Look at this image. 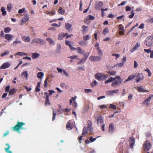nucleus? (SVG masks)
Here are the masks:
<instances>
[{"label":"nucleus","mask_w":153,"mask_h":153,"mask_svg":"<svg viewBox=\"0 0 153 153\" xmlns=\"http://www.w3.org/2000/svg\"><path fill=\"white\" fill-rule=\"evenodd\" d=\"M90 54L89 52H86L84 54V58L86 60Z\"/></svg>","instance_id":"nucleus-51"},{"label":"nucleus","mask_w":153,"mask_h":153,"mask_svg":"<svg viewBox=\"0 0 153 153\" xmlns=\"http://www.w3.org/2000/svg\"><path fill=\"white\" fill-rule=\"evenodd\" d=\"M78 57V56L76 55L72 56H68V58L72 59H75Z\"/></svg>","instance_id":"nucleus-55"},{"label":"nucleus","mask_w":153,"mask_h":153,"mask_svg":"<svg viewBox=\"0 0 153 153\" xmlns=\"http://www.w3.org/2000/svg\"><path fill=\"white\" fill-rule=\"evenodd\" d=\"M65 43L66 45L68 46L70 48L73 50V49H74V48L71 45V42H70L68 40H66L65 42Z\"/></svg>","instance_id":"nucleus-29"},{"label":"nucleus","mask_w":153,"mask_h":153,"mask_svg":"<svg viewBox=\"0 0 153 153\" xmlns=\"http://www.w3.org/2000/svg\"><path fill=\"white\" fill-rule=\"evenodd\" d=\"M57 48L55 50V52L57 53H59L61 52V47L60 44H57L56 45Z\"/></svg>","instance_id":"nucleus-19"},{"label":"nucleus","mask_w":153,"mask_h":153,"mask_svg":"<svg viewBox=\"0 0 153 153\" xmlns=\"http://www.w3.org/2000/svg\"><path fill=\"white\" fill-rule=\"evenodd\" d=\"M136 77V76L135 75H132L129 76L128 78V79L129 80H130L134 79Z\"/></svg>","instance_id":"nucleus-47"},{"label":"nucleus","mask_w":153,"mask_h":153,"mask_svg":"<svg viewBox=\"0 0 153 153\" xmlns=\"http://www.w3.org/2000/svg\"><path fill=\"white\" fill-rule=\"evenodd\" d=\"M86 60L84 58H82L79 62L78 63L79 64H80L82 63V62H84Z\"/></svg>","instance_id":"nucleus-62"},{"label":"nucleus","mask_w":153,"mask_h":153,"mask_svg":"<svg viewBox=\"0 0 153 153\" xmlns=\"http://www.w3.org/2000/svg\"><path fill=\"white\" fill-rule=\"evenodd\" d=\"M15 91V89L13 88L9 91V94L10 95H13L14 94Z\"/></svg>","instance_id":"nucleus-36"},{"label":"nucleus","mask_w":153,"mask_h":153,"mask_svg":"<svg viewBox=\"0 0 153 153\" xmlns=\"http://www.w3.org/2000/svg\"><path fill=\"white\" fill-rule=\"evenodd\" d=\"M145 44L147 46H153V38L148 37L146 39Z\"/></svg>","instance_id":"nucleus-4"},{"label":"nucleus","mask_w":153,"mask_h":153,"mask_svg":"<svg viewBox=\"0 0 153 153\" xmlns=\"http://www.w3.org/2000/svg\"><path fill=\"white\" fill-rule=\"evenodd\" d=\"M137 90L139 92H148L149 91L145 90L143 88L142 86L138 87L137 88Z\"/></svg>","instance_id":"nucleus-14"},{"label":"nucleus","mask_w":153,"mask_h":153,"mask_svg":"<svg viewBox=\"0 0 153 153\" xmlns=\"http://www.w3.org/2000/svg\"><path fill=\"white\" fill-rule=\"evenodd\" d=\"M13 37V36L10 34H6L4 36L5 38L9 42L11 41Z\"/></svg>","instance_id":"nucleus-12"},{"label":"nucleus","mask_w":153,"mask_h":153,"mask_svg":"<svg viewBox=\"0 0 153 153\" xmlns=\"http://www.w3.org/2000/svg\"><path fill=\"white\" fill-rule=\"evenodd\" d=\"M25 124L23 122H18L17 124L14 126L13 127V129L14 131H17L19 133H21L19 131L20 129H25L26 128H24L22 127L23 125H25Z\"/></svg>","instance_id":"nucleus-2"},{"label":"nucleus","mask_w":153,"mask_h":153,"mask_svg":"<svg viewBox=\"0 0 153 153\" xmlns=\"http://www.w3.org/2000/svg\"><path fill=\"white\" fill-rule=\"evenodd\" d=\"M107 105H101L99 106V107L101 109H105L107 108Z\"/></svg>","instance_id":"nucleus-58"},{"label":"nucleus","mask_w":153,"mask_h":153,"mask_svg":"<svg viewBox=\"0 0 153 153\" xmlns=\"http://www.w3.org/2000/svg\"><path fill=\"white\" fill-rule=\"evenodd\" d=\"M82 28L83 29L82 30V32L83 33H85L87 31L88 27L87 26L83 25L82 26Z\"/></svg>","instance_id":"nucleus-35"},{"label":"nucleus","mask_w":153,"mask_h":153,"mask_svg":"<svg viewBox=\"0 0 153 153\" xmlns=\"http://www.w3.org/2000/svg\"><path fill=\"white\" fill-rule=\"evenodd\" d=\"M99 137V136H98L97 137L93 138L91 136L89 138V140L88 139L86 140L85 142L86 144H88L90 143L93 142L95 141L96 140L97 138Z\"/></svg>","instance_id":"nucleus-10"},{"label":"nucleus","mask_w":153,"mask_h":153,"mask_svg":"<svg viewBox=\"0 0 153 153\" xmlns=\"http://www.w3.org/2000/svg\"><path fill=\"white\" fill-rule=\"evenodd\" d=\"M22 76H24V77H26V78L27 79L28 76V72L27 71H24L23 72L22 74Z\"/></svg>","instance_id":"nucleus-39"},{"label":"nucleus","mask_w":153,"mask_h":153,"mask_svg":"<svg viewBox=\"0 0 153 153\" xmlns=\"http://www.w3.org/2000/svg\"><path fill=\"white\" fill-rule=\"evenodd\" d=\"M58 13L62 15L64 14L65 13L64 11L63 10L62 8L60 7L58 10Z\"/></svg>","instance_id":"nucleus-41"},{"label":"nucleus","mask_w":153,"mask_h":153,"mask_svg":"<svg viewBox=\"0 0 153 153\" xmlns=\"http://www.w3.org/2000/svg\"><path fill=\"white\" fill-rule=\"evenodd\" d=\"M6 146H7V147L6 148H5V150L6 152L7 153H12V151L9 150L10 148V146L9 143H6L5 145Z\"/></svg>","instance_id":"nucleus-24"},{"label":"nucleus","mask_w":153,"mask_h":153,"mask_svg":"<svg viewBox=\"0 0 153 153\" xmlns=\"http://www.w3.org/2000/svg\"><path fill=\"white\" fill-rule=\"evenodd\" d=\"M34 43L40 44L42 45H45L46 44V42L44 40L39 38H36L32 40L31 43L33 44Z\"/></svg>","instance_id":"nucleus-5"},{"label":"nucleus","mask_w":153,"mask_h":153,"mask_svg":"<svg viewBox=\"0 0 153 153\" xmlns=\"http://www.w3.org/2000/svg\"><path fill=\"white\" fill-rule=\"evenodd\" d=\"M88 127H85L83 128L82 133V136H84L86 135L88 132Z\"/></svg>","instance_id":"nucleus-25"},{"label":"nucleus","mask_w":153,"mask_h":153,"mask_svg":"<svg viewBox=\"0 0 153 153\" xmlns=\"http://www.w3.org/2000/svg\"><path fill=\"white\" fill-rule=\"evenodd\" d=\"M73 121L70 120L67 124L66 128L68 130H70L73 128Z\"/></svg>","instance_id":"nucleus-9"},{"label":"nucleus","mask_w":153,"mask_h":153,"mask_svg":"<svg viewBox=\"0 0 153 153\" xmlns=\"http://www.w3.org/2000/svg\"><path fill=\"white\" fill-rule=\"evenodd\" d=\"M89 59L92 62H99L102 59L100 56H91L89 57Z\"/></svg>","instance_id":"nucleus-7"},{"label":"nucleus","mask_w":153,"mask_h":153,"mask_svg":"<svg viewBox=\"0 0 153 153\" xmlns=\"http://www.w3.org/2000/svg\"><path fill=\"white\" fill-rule=\"evenodd\" d=\"M29 19V17L27 16H26L24 17L21 20V23L22 22H25L27 21Z\"/></svg>","instance_id":"nucleus-30"},{"label":"nucleus","mask_w":153,"mask_h":153,"mask_svg":"<svg viewBox=\"0 0 153 153\" xmlns=\"http://www.w3.org/2000/svg\"><path fill=\"white\" fill-rule=\"evenodd\" d=\"M10 65V63L8 62L3 63L0 67V69H5L9 68Z\"/></svg>","instance_id":"nucleus-13"},{"label":"nucleus","mask_w":153,"mask_h":153,"mask_svg":"<svg viewBox=\"0 0 153 153\" xmlns=\"http://www.w3.org/2000/svg\"><path fill=\"white\" fill-rule=\"evenodd\" d=\"M25 38L24 39V41L25 42H29L30 41V38L28 37L25 36Z\"/></svg>","instance_id":"nucleus-56"},{"label":"nucleus","mask_w":153,"mask_h":153,"mask_svg":"<svg viewBox=\"0 0 153 153\" xmlns=\"http://www.w3.org/2000/svg\"><path fill=\"white\" fill-rule=\"evenodd\" d=\"M151 147V145L150 142L146 141L144 144L143 148L144 151H147L150 149Z\"/></svg>","instance_id":"nucleus-6"},{"label":"nucleus","mask_w":153,"mask_h":153,"mask_svg":"<svg viewBox=\"0 0 153 153\" xmlns=\"http://www.w3.org/2000/svg\"><path fill=\"white\" fill-rule=\"evenodd\" d=\"M11 30V28L9 27H6L4 28V31L6 33H9Z\"/></svg>","instance_id":"nucleus-38"},{"label":"nucleus","mask_w":153,"mask_h":153,"mask_svg":"<svg viewBox=\"0 0 153 153\" xmlns=\"http://www.w3.org/2000/svg\"><path fill=\"white\" fill-rule=\"evenodd\" d=\"M46 40L50 45H55V41L51 38H46Z\"/></svg>","instance_id":"nucleus-17"},{"label":"nucleus","mask_w":153,"mask_h":153,"mask_svg":"<svg viewBox=\"0 0 153 153\" xmlns=\"http://www.w3.org/2000/svg\"><path fill=\"white\" fill-rule=\"evenodd\" d=\"M10 88V86L9 85H7L5 87V91L6 92H8L9 91V89Z\"/></svg>","instance_id":"nucleus-54"},{"label":"nucleus","mask_w":153,"mask_h":153,"mask_svg":"<svg viewBox=\"0 0 153 153\" xmlns=\"http://www.w3.org/2000/svg\"><path fill=\"white\" fill-rule=\"evenodd\" d=\"M144 77L143 74H141V76L138 78L136 80L137 83H138L141 80L143 79Z\"/></svg>","instance_id":"nucleus-37"},{"label":"nucleus","mask_w":153,"mask_h":153,"mask_svg":"<svg viewBox=\"0 0 153 153\" xmlns=\"http://www.w3.org/2000/svg\"><path fill=\"white\" fill-rule=\"evenodd\" d=\"M95 8L97 9H99L100 7H102L103 3L101 1L97 2L96 4Z\"/></svg>","instance_id":"nucleus-18"},{"label":"nucleus","mask_w":153,"mask_h":153,"mask_svg":"<svg viewBox=\"0 0 153 153\" xmlns=\"http://www.w3.org/2000/svg\"><path fill=\"white\" fill-rule=\"evenodd\" d=\"M116 78H117V80L114 82L115 84H116L117 85H119L120 84V82L122 81L120 77L119 76H116Z\"/></svg>","instance_id":"nucleus-21"},{"label":"nucleus","mask_w":153,"mask_h":153,"mask_svg":"<svg viewBox=\"0 0 153 153\" xmlns=\"http://www.w3.org/2000/svg\"><path fill=\"white\" fill-rule=\"evenodd\" d=\"M110 108H111L114 110H115L116 109V106L113 104H110Z\"/></svg>","instance_id":"nucleus-53"},{"label":"nucleus","mask_w":153,"mask_h":153,"mask_svg":"<svg viewBox=\"0 0 153 153\" xmlns=\"http://www.w3.org/2000/svg\"><path fill=\"white\" fill-rule=\"evenodd\" d=\"M56 116V114L54 112V110H53V117H52V120L53 121L55 119V117Z\"/></svg>","instance_id":"nucleus-59"},{"label":"nucleus","mask_w":153,"mask_h":153,"mask_svg":"<svg viewBox=\"0 0 153 153\" xmlns=\"http://www.w3.org/2000/svg\"><path fill=\"white\" fill-rule=\"evenodd\" d=\"M95 17L91 15H90L89 16L87 17L86 19V20H93L94 19Z\"/></svg>","instance_id":"nucleus-46"},{"label":"nucleus","mask_w":153,"mask_h":153,"mask_svg":"<svg viewBox=\"0 0 153 153\" xmlns=\"http://www.w3.org/2000/svg\"><path fill=\"white\" fill-rule=\"evenodd\" d=\"M64 37L65 35L64 34H60L59 35L58 39L59 40H62Z\"/></svg>","instance_id":"nucleus-44"},{"label":"nucleus","mask_w":153,"mask_h":153,"mask_svg":"<svg viewBox=\"0 0 153 153\" xmlns=\"http://www.w3.org/2000/svg\"><path fill=\"white\" fill-rule=\"evenodd\" d=\"M12 5L11 4L9 3L7 5V11L10 12L11 9L12 8Z\"/></svg>","instance_id":"nucleus-40"},{"label":"nucleus","mask_w":153,"mask_h":153,"mask_svg":"<svg viewBox=\"0 0 153 153\" xmlns=\"http://www.w3.org/2000/svg\"><path fill=\"white\" fill-rule=\"evenodd\" d=\"M79 44L81 46H84L86 45L87 44V42H86L82 41H79Z\"/></svg>","instance_id":"nucleus-34"},{"label":"nucleus","mask_w":153,"mask_h":153,"mask_svg":"<svg viewBox=\"0 0 153 153\" xmlns=\"http://www.w3.org/2000/svg\"><path fill=\"white\" fill-rule=\"evenodd\" d=\"M44 75V74L43 72H40L37 74V77L39 79H42Z\"/></svg>","instance_id":"nucleus-28"},{"label":"nucleus","mask_w":153,"mask_h":153,"mask_svg":"<svg viewBox=\"0 0 153 153\" xmlns=\"http://www.w3.org/2000/svg\"><path fill=\"white\" fill-rule=\"evenodd\" d=\"M153 97V95L149 96V97L143 102V104H145L146 106L148 107L149 105V102Z\"/></svg>","instance_id":"nucleus-11"},{"label":"nucleus","mask_w":153,"mask_h":153,"mask_svg":"<svg viewBox=\"0 0 153 153\" xmlns=\"http://www.w3.org/2000/svg\"><path fill=\"white\" fill-rule=\"evenodd\" d=\"M40 54L36 52L33 53L32 55V58L33 59H35L39 57Z\"/></svg>","instance_id":"nucleus-26"},{"label":"nucleus","mask_w":153,"mask_h":153,"mask_svg":"<svg viewBox=\"0 0 153 153\" xmlns=\"http://www.w3.org/2000/svg\"><path fill=\"white\" fill-rule=\"evenodd\" d=\"M95 77L98 80H103L106 79L108 77V76L98 73L95 74Z\"/></svg>","instance_id":"nucleus-3"},{"label":"nucleus","mask_w":153,"mask_h":153,"mask_svg":"<svg viewBox=\"0 0 153 153\" xmlns=\"http://www.w3.org/2000/svg\"><path fill=\"white\" fill-rule=\"evenodd\" d=\"M103 34L105 35L108 33L109 30L107 27H106L103 30Z\"/></svg>","instance_id":"nucleus-43"},{"label":"nucleus","mask_w":153,"mask_h":153,"mask_svg":"<svg viewBox=\"0 0 153 153\" xmlns=\"http://www.w3.org/2000/svg\"><path fill=\"white\" fill-rule=\"evenodd\" d=\"M131 14L129 16V17L130 19L133 18L134 15V12L133 10L131 11Z\"/></svg>","instance_id":"nucleus-57"},{"label":"nucleus","mask_w":153,"mask_h":153,"mask_svg":"<svg viewBox=\"0 0 153 153\" xmlns=\"http://www.w3.org/2000/svg\"><path fill=\"white\" fill-rule=\"evenodd\" d=\"M22 43V41L21 40L16 39V40L13 42V45L15 46L18 44H21Z\"/></svg>","instance_id":"nucleus-20"},{"label":"nucleus","mask_w":153,"mask_h":153,"mask_svg":"<svg viewBox=\"0 0 153 153\" xmlns=\"http://www.w3.org/2000/svg\"><path fill=\"white\" fill-rule=\"evenodd\" d=\"M74 49H73V51L76 50L77 52L80 54H84V51L80 47H78L77 48H74Z\"/></svg>","instance_id":"nucleus-15"},{"label":"nucleus","mask_w":153,"mask_h":153,"mask_svg":"<svg viewBox=\"0 0 153 153\" xmlns=\"http://www.w3.org/2000/svg\"><path fill=\"white\" fill-rule=\"evenodd\" d=\"M144 71H147L148 73V76H150L152 75L151 72L150 70L148 68H146L144 70Z\"/></svg>","instance_id":"nucleus-50"},{"label":"nucleus","mask_w":153,"mask_h":153,"mask_svg":"<svg viewBox=\"0 0 153 153\" xmlns=\"http://www.w3.org/2000/svg\"><path fill=\"white\" fill-rule=\"evenodd\" d=\"M108 73L111 75L114 76L116 74V71H108Z\"/></svg>","instance_id":"nucleus-49"},{"label":"nucleus","mask_w":153,"mask_h":153,"mask_svg":"<svg viewBox=\"0 0 153 153\" xmlns=\"http://www.w3.org/2000/svg\"><path fill=\"white\" fill-rule=\"evenodd\" d=\"M135 142V139L134 138L130 137L129 138V145L131 148L132 149H133V147L134 145Z\"/></svg>","instance_id":"nucleus-8"},{"label":"nucleus","mask_w":153,"mask_h":153,"mask_svg":"<svg viewBox=\"0 0 153 153\" xmlns=\"http://www.w3.org/2000/svg\"><path fill=\"white\" fill-rule=\"evenodd\" d=\"M9 53V51H5L4 53L1 54L0 56H4L7 55V54H8Z\"/></svg>","instance_id":"nucleus-52"},{"label":"nucleus","mask_w":153,"mask_h":153,"mask_svg":"<svg viewBox=\"0 0 153 153\" xmlns=\"http://www.w3.org/2000/svg\"><path fill=\"white\" fill-rule=\"evenodd\" d=\"M58 112V113L59 114H62L63 113H64V111L63 109H59V110H57Z\"/></svg>","instance_id":"nucleus-63"},{"label":"nucleus","mask_w":153,"mask_h":153,"mask_svg":"<svg viewBox=\"0 0 153 153\" xmlns=\"http://www.w3.org/2000/svg\"><path fill=\"white\" fill-rule=\"evenodd\" d=\"M109 132L110 133H112L114 129V125L112 123H110L109 124Z\"/></svg>","instance_id":"nucleus-23"},{"label":"nucleus","mask_w":153,"mask_h":153,"mask_svg":"<svg viewBox=\"0 0 153 153\" xmlns=\"http://www.w3.org/2000/svg\"><path fill=\"white\" fill-rule=\"evenodd\" d=\"M84 91L85 93H91L92 92V90L90 89H85Z\"/></svg>","instance_id":"nucleus-48"},{"label":"nucleus","mask_w":153,"mask_h":153,"mask_svg":"<svg viewBox=\"0 0 153 153\" xmlns=\"http://www.w3.org/2000/svg\"><path fill=\"white\" fill-rule=\"evenodd\" d=\"M119 91V90L118 89H116L113 90L108 91L107 92V93L109 95H113L114 94L118 93Z\"/></svg>","instance_id":"nucleus-16"},{"label":"nucleus","mask_w":153,"mask_h":153,"mask_svg":"<svg viewBox=\"0 0 153 153\" xmlns=\"http://www.w3.org/2000/svg\"><path fill=\"white\" fill-rule=\"evenodd\" d=\"M90 38V36L88 35L86 36H83V39L84 40L86 41L89 40Z\"/></svg>","instance_id":"nucleus-42"},{"label":"nucleus","mask_w":153,"mask_h":153,"mask_svg":"<svg viewBox=\"0 0 153 153\" xmlns=\"http://www.w3.org/2000/svg\"><path fill=\"white\" fill-rule=\"evenodd\" d=\"M95 119L97 121V124L98 125L101 127L102 130L103 131H104L105 124L104 123L102 117L101 116H98V115L97 114L96 117H95Z\"/></svg>","instance_id":"nucleus-1"},{"label":"nucleus","mask_w":153,"mask_h":153,"mask_svg":"<svg viewBox=\"0 0 153 153\" xmlns=\"http://www.w3.org/2000/svg\"><path fill=\"white\" fill-rule=\"evenodd\" d=\"M1 11L2 12V14L4 16L6 14V11H5V9L4 7H2L1 8Z\"/></svg>","instance_id":"nucleus-33"},{"label":"nucleus","mask_w":153,"mask_h":153,"mask_svg":"<svg viewBox=\"0 0 153 153\" xmlns=\"http://www.w3.org/2000/svg\"><path fill=\"white\" fill-rule=\"evenodd\" d=\"M47 14L49 15H54L55 14V12L54 11L49 12L47 13Z\"/></svg>","instance_id":"nucleus-60"},{"label":"nucleus","mask_w":153,"mask_h":153,"mask_svg":"<svg viewBox=\"0 0 153 153\" xmlns=\"http://www.w3.org/2000/svg\"><path fill=\"white\" fill-rule=\"evenodd\" d=\"M16 55H18L20 56H27V53H23L21 52H17L16 54L15 55V56Z\"/></svg>","instance_id":"nucleus-31"},{"label":"nucleus","mask_w":153,"mask_h":153,"mask_svg":"<svg viewBox=\"0 0 153 153\" xmlns=\"http://www.w3.org/2000/svg\"><path fill=\"white\" fill-rule=\"evenodd\" d=\"M97 83L98 82L94 80L93 82L91 83V85L92 87H93L94 86H96L97 84Z\"/></svg>","instance_id":"nucleus-45"},{"label":"nucleus","mask_w":153,"mask_h":153,"mask_svg":"<svg viewBox=\"0 0 153 153\" xmlns=\"http://www.w3.org/2000/svg\"><path fill=\"white\" fill-rule=\"evenodd\" d=\"M25 10V8H24L22 9H20L18 11V13H23Z\"/></svg>","instance_id":"nucleus-61"},{"label":"nucleus","mask_w":153,"mask_h":153,"mask_svg":"<svg viewBox=\"0 0 153 153\" xmlns=\"http://www.w3.org/2000/svg\"><path fill=\"white\" fill-rule=\"evenodd\" d=\"M65 28L68 31H70L71 30V27L72 25L71 24L68 23H65Z\"/></svg>","instance_id":"nucleus-27"},{"label":"nucleus","mask_w":153,"mask_h":153,"mask_svg":"<svg viewBox=\"0 0 153 153\" xmlns=\"http://www.w3.org/2000/svg\"><path fill=\"white\" fill-rule=\"evenodd\" d=\"M138 66V64L136 61H134V68H136Z\"/></svg>","instance_id":"nucleus-64"},{"label":"nucleus","mask_w":153,"mask_h":153,"mask_svg":"<svg viewBox=\"0 0 153 153\" xmlns=\"http://www.w3.org/2000/svg\"><path fill=\"white\" fill-rule=\"evenodd\" d=\"M140 46V43L137 42L135 46L133 48V49L130 50V51L131 52H133L135 50H136L139 48Z\"/></svg>","instance_id":"nucleus-22"},{"label":"nucleus","mask_w":153,"mask_h":153,"mask_svg":"<svg viewBox=\"0 0 153 153\" xmlns=\"http://www.w3.org/2000/svg\"><path fill=\"white\" fill-rule=\"evenodd\" d=\"M124 64V62H121V63H118L116 64H115L114 65V66L113 68L114 67H121L123 66V65Z\"/></svg>","instance_id":"nucleus-32"}]
</instances>
